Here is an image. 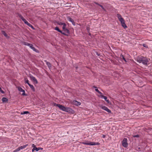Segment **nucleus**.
Returning a JSON list of instances; mask_svg holds the SVG:
<instances>
[{
  "mask_svg": "<svg viewBox=\"0 0 152 152\" xmlns=\"http://www.w3.org/2000/svg\"><path fill=\"white\" fill-rule=\"evenodd\" d=\"M18 17H19L27 25L29 23H28V22L20 14L18 13Z\"/></svg>",
  "mask_w": 152,
  "mask_h": 152,
  "instance_id": "obj_1",
  "label": "nucleus"
},
{
  "mask_svg": "<svg viewBox=\"0 0 152 152\" xmlns=\"http://www.w3.org/2000/svg\"><path fill=\"white\" fill-rule=\"evenodd\" d=\"M127 139L126 138H124L122 141V145L123 146L125 147H126L128 145V143L127 142Z\"/></svg>",
  "mask_w": 152,
  "mask_h": 152,
  "instance_id": "obj_2",
  "label": "nucleus"
},
{
  "mask_svg": "<svg viewBox=\"0 0 152 152\" xmlns=\"http://www.w3.org/2000/svg\"><path fill=\"white\" fill-rule=\"evenodd\" d=\"M54 105L57 106L58 107L60 110L63 111H64V110H65V107L63 105H62L59 104H57L55 103H54Z\"/></svg>",
  "mask_w": 152,
  "mask_h": 152,
  "instance_id": "obj_3",
  "label": "nucleus"
},
{
  "mask_svg": "<svg viewBox=\"0 0 152 152\" xmlns=\"http://www.w3.org/2000/svg\"><path fill=\"white\" fill-rule=\"evenodd\" d=\"M30 77L31 79L33 81V82L35 84H37L38 83V81L32 75H30Z\"/></svg>",
  "mask_w": 152,
  "mask_h": 152,
  "instance_id": "obj_4",
  "label": "nucleus"
},
{
  "mask_svg": "<svg viewBox=\"0 0 152 152\" xmlns=\"http://www.w3.org/2000/svg\"><path fill=\"white\" fill-rule=\"evenodd\" d=\"M121 20H120V21L121 22V24L122 26L124 28H127V26L125 23V20H124V19H121Z\"/></svg>",
  "mask_w": 152,
  "mask_h": 152,
  "instance_id": "obj_5",
  "label": "nucleus"
},
{
  "mask_svg": "<svg viewBox=\"0 0 152 152\" xmlns=\"http://www.w3.org/2000/svg\"><path fill=\"white\" fill-rule=\"evenodd\" d=\"M63 31L65 32H64V34H63L66 36H68L69 35V29L66 28Z\"/></svg>",
  "mask_w": 152,
  "mask_h": 152,
  "instance_id": "obj_6",
  "label": "nucleus"
},
{
  "mask_svg": "<svg viewBox=\"0 0 152 152\" xmlns=\"http://www.w3.org/2000/svg\"><path fill=\"white\" fill-rule=\"evenodd\" d=\"M101 108L102 109L107 111L108 113H111V111L107 107L104 106H102L101 107Z\"/></svg>",
  "mask_w": 152,
  "mask_h": 152,
  "instance_id": "obj_7",
  "label": "nucleus"
},
{
  "mask_svg": "<svg viewBox=\"0 0 152 152\" xmlns=\"http://www.w3.org/2000/svg\"><path fill=\"white\" fill-rule=\"evenodd\" d=\"M64 111L71 113H72L73 110L71 108L68 107H65Z\"/></svg>",
  "mask_w": 152,
  "mask_h": 152,
  "instance_id": "obj_8",
  "label": "nucleus"
},
{
  "mask_svg": "<svg viewBox=\"0 0 152 152\" xmlns=\"http://www.w3.org/2000/svg\"><path fill=\"white\" fill-rule=\"evenodd\" d=\"M143 57L142 56L137 57L136 58V61H137L139 63H141L142 62V61Z\"/></svg>",
  "mask_w": 152,
  "mask_h": 152,
  "instance_id": "obj_9",
  "label": "nucleus"
},
{
  "mask_svg": "<svg viewBox=\"0 0 152 152\" xmlns=\"http://www.w3.org/2000/svg\"><path fill=\"white\" fill-rule=\"evenodd\" d=\"M99 7H101L102 10H105L103 6L100 4H99L98 3L96 2V8H98Z\"/></svg>",
  "mask_w": 152,
  "mask_h": 152,
  "instance_id": "obj_10",
  "label": "nucleus"
},
{
  "mask_svg": "<svg viewBox=\"0 0 152 152\" xmlns=\"http://www.w3.org/2000/svg\"><path fill=\"white\" fill-rule=\"evenodd\" d=\"M101 96V98H104L105 100L106 101V102L108 103V104H110L111 103L110 102L109 100V99H107V96H104V95L102 96Z\"/></svg>",
  "mask_w": 152,
  "mask_h": 152,
  "instance_id": "obj_11",
  "label": "nucleus"
},
{
  "mask_svg": "<svg viewBox=\"0 0 152 152\" xmlns=\"http://www.w3.org/2000/svg\"><path fill=\"white\" fill-rule=\"evenodd\" d=\"M18 90L20 92H23V94H22V95L23 96H26V94H25V91L23 90L21 87H18Z\"/></svg>",
  "mask_w": 152,
  "mask_h": 152,
  "instance_id": "obj_12",
  "label": "nucleus"
},
{
  "mask_svg": "<svg viewBox=\"0 0 152 152\" xmlns=\"http://www.w3.org/2000/svg\"><path fill=\"white\" fill-rule=\"evenodd\" d=\"M148 61L147 59L143 57L141 63H142L144 64H147Z\"/></svg>",
  "mask_w": 152,
  "mask_h": 152,
  "instance_id": "obj_13",
  "label": "nucleus"
},
{
  "mask_svg": "<svg viewBox=\"0 0 152 152\" xmlns=\"http://www.w3.org/2000/svg\"><path fill=\"white\" fill-rule=\"evenodd\" d=\"M83 143L84 145H95V143L94 142H83Z\"/></svg>",
  "mask_w": 152,
  "mask_h": 152,
  "instance_id": "obj_14",
  "label": "nucleus"
},
{
  "mask_svg": "<svg viewBox=\"0 0 152 152\" xmlns=\"http://www.w3.org/2000/svg\"><path fill=\"white\" fill-rule=\"evenodd\" d=\"M97 87L96 86V91L99 94H97V95L99 97H101L100 96H102V93L99 91V90L97 88Z\"/></svg>",
  "mask_w": 152,
  "mask_h": 152,
  "instance_id": "obj_15",
  "label": "nucleus"
},
{
  "mask_svg": "<svg viewBox=\"0 0 152 152\" xmlns=\"http://www.w3.org/2000/svg\"><path fill=\"white\" fill-rule=\"evenodd\" d=\"M43 149L42 148H38L36 147V148H33L32 149V152H34V151H38L39 150H42Z\"/></svg>",
  "mask_w": 152,
  "mask_h": 152,
  "instance_id": "obj_16",
  "label": "nucleus"
},
{
  "mask_svg": "<svg viewBox=\"0 0 152 152\" xmlns=\"http://www.w3.org/2000/svg\"><path fill=\"white\" fill-rule=\"evenodd\" d=\"M28 144H26L25 145H23L21 146L18 147V148L20 149V151L21 150L23 149H24L27 146H28Z\"/></svg>",
  "mask_w": 152,
  "mask_h": 152,
  "instance_id": "obj_17",
  "label": "nucleus"
},
{
  "mask_svg": "<svg viewBox=\"0 0 152 152\" xmlns=\"http://www.w3.org/2000/svg\"><path fill=\"white\" fill-rule=\"evenodd\" d=\"M54 29L56 31H58V32H60L62 34H64V32L60 30L58 27H56L54 28Z\"/></svg>",
  "mask_w": 152,
  "mask_h": 152,
  "instance_id": "obj_18",
  "label": "nucleus"
},
{
  "mask_svg": "<svg viewBox=\"0 0 152 152\" xmlns=\"http://www.w3.org/2000/svg\"><path fill=\"white\" fill-rule=\"evenodd\" d=\"M117 17H118V20H119V21H120V20H121V19H123L124 18H123L121 15H120V14H117Z\"/></svg>",
  "mask_w": 152,
  "mask_h": 152,
  "instance_id": "obj_19",
  "label": "nucleus"
},
{
  "mask_svg": "<svg viewBox=\"0 0 152 152\" xmlns=\"http://www.w3.org/2000/svg\"><path fill=\"white\" fill-rule=\"evenodd\" d=\"M45 61L46 62L47 65L49 68H50L51 67V65L50 62H48L46 61Z\"/></svg>",
  "mask_w": 152,
  "mask_h": 152,
  "instance_id": "obj_20",
  "label": "nucleus"
},
{
  "mask_svg": "<svg viewBox=\"0 0 152 152\" xmlns=\"http://www.w3.org/2000/svg\"><path fill=\"white\" fill-rule=\"evenodd\" d=\"M28 86L33 91H35V88L33 85L30 84H28Z\"/></svg>",
  "mask_w": 152,
  "mask_h": 152,
  "instance_id": "obj_21",
  "label": "nucleus"
},
{
  "mask_svg": "<svg viewBox=\"0 0 152 152\" xmlns=\"http://www.w3.org/2000/svg\"><path fill=\"white\" fill-rule=\"evenodd\" d=\"M2 100L3 102H6L8 101V99L6 98L3 97L2 99Z\"/></svg>",
  "mask_w": 152,
  "mask_h": 152,
  "instance_id": "obj_22",
  "label": "nucleus"
},
{
  "mask_svg": "<svg viewBox=\"0 0 152 152\" xmlns=\"http://www.w3.org/2000/svg\"><path fill=\"white\" fill-rule=\"evenodd\" d=\"M74 104L77 105H80V103L79 102H78L77 101H75L74 102Z\"/></svg>",
  "mask_w": 152,
  "mask_h": 152,
  "instance_id": "obj_23",
  "label": "nucleus"
},
{
  "mask_svg": "<svg viewBox=\"0 0 152 152\" xmlns=\"http://www.w3.org/2000/svg\"><path fill=\"white\" fill-rule=\"evenodd\" d=\"M32 49V50L35 52H36L37 53H39V50H37V49H36L34 47H33V48H32V49Z\"/></svg>",
  "mask_w": 152,
  "mask_h": 152,
  "instance_id": "obj_24",
  "label": "nucleus"
},
{
  "mask_svg": "<svg viewBox=\"0 0 152 152\" xmlns=\"http://www.w3.org/2000/svg\"><path fill=\"white\" fill-rule=\"evenodd\" d=\"M24 80L26 83H27L28 85V84H30L28 82L29 81L27 78H25Z\"/></svg>",
  "mask_w": 152,
  "mask_h": 152,
  "instance_id": "obj_25",
  "label": "nucleus"
},
{
  "mask_svg": "<svg viewBox=\"0 0 152 152\" xmlns=\"http://www.w3.org/2000/svg\"><path fill=\"white\" fill-rule=\"evenodd\" d=\"M28 113H29V112L28 111H24L23 112H21L20 113V114H21V115L27 114Z\"/></svg>",
  "mask_w": 152,
  "mask_h": 152,
  "instance_id": "obj_26",
  "label": "nucleus"
},
{
  "mask_svg": "<svg viewBox=\"0 0 152 152\" xmlns=\"http://www.w3.org/2000/svg\"><path fill=\"white\" fill-rule=\"evenodd\" d=\"M67 19L68 21L71 22H72L74 20L71 18L70 17H68Z\"/></svg>",
  "mask_w": 152,
  "mask_h": 152,
  "instance_id": "obj_27",
  "label": "nucleus"
},
{
  "mask_svg": "<svg viewBox=\"0 0 152 152\" xmlns=\"http://www.w3.org/2000/svg\"><path fill=\"white\" fill-rule=\"evenodd\" d=\"M23 44L24 45L28 46H29V44L30 43H28L27 42H23Z\"/></svg>",
  "mask_w": 152,
  "mask_h": 152,
  "instance_id": "obj_28",
  "label": "nucleus"
},
{
  "mask_svg": "<svg viewBox=\"0 0 152 152\" xmlns=\"http://www.w3.org/2000/svg\"><path fill=\"white\" fill-rule=\"evenodd\" d=\"M96 55L98 56H99V58H100V59H101V57H102V56L100 55V53H98L97 52H96Z\"/></svg>",
  "mask_w": 152,
  "mask_h": 152,
  "instance_id": "obj_29",
  "label": "nucleus"
},
{
  "mask_svg": "<svg viewBox=\"0 0 152 152\" xmlns=\"http://www.w3.org/2000/svg\"><path fill=\"white\" fill-rule=\"evenodd\" d=\"M2 34L5 37H7V35L5 32L4 31H2Z\"/></svg>",
  "mask_w": 152,
  "mask_h": 152,
  "instance_id": "obj_30",
  "label": "nucleus"
},
{
  "mask_svg": "<svg viewBox=\"0 0 152 152\" xmlns=\"http://www.w3.org/2000/svg\"><path fill=\"white\" fill-rule=\"evenodd\" d=\"M58 24L59 25H63L64 24H65L64 23H62L61 22H58Z\"/></svg>",
  "mask_w": 152,
  "mask_h": 152,
  "instance_id": "obj_31",
  "label": "nucleus"
},
{
  "mask_svg": "<svg viewBox=\"0 0 152 152\" xmlns=\"http://www.w3.org/2000/svg\"><path fill=\"white\" fill-rule=\"evenodd\" d=\"M66 24H64L62 26V29L63 30H64V29H66Z\"/></svg>",
  "mask_w": 152,
  "mask_h": 152,
  "instance_id": "obj_32",
  "label": "nucleus"
},
{
  "mask_svg": "<svg viewBox=\"0 0 152 152\" xmlns=\"http://www.w3.org/2000/svg\"><path fill=\"white\" fill-rule=\"evenodd\" d=\"M121 57L123 58V59L125 61V62H126V59L124 57V56L123 55H121Z\"/></svg>",
  "mask_w": 152,
  "mask_h": 152,
  "instance_id": "obj_33",
  "label": "nucleus"
},
{
  "mask_svg": "<svg viewBox=\"0 0 152 152\" xmlns=\"http://www.w3.org/2000/svg\"><path fill=\"white\" fill-rule=\"evenodd\" d=\"M132 137L134 138V137L138 138V137H139L140 135L138 134H137L136 135H133L132 136Z\"/></svg>",
  "mask_w": 152,
  "mask_h": 152,
  "instance_id": "obj_34",
  "label": "nucleus"
},
{
  "mask_svg": "<svg viewBox=\"0 0 152 152\" xmlns=\"http://www.w3.org/2000/svg\"><path fill=\"white\" fill-rule=\"evenodd\" d=\"M28 26L29 27H31L33 29H34V28L33 26L30 23H29L28 24Z\"/></svg>",
  "mask_w": 152,
  "mask_h": 152,
  "instance_id": "obj_35",
  "label": "nucleus"
},
{
  "mask_svg": "<svg viewBox=\"0 0 152 152\" xmlns=\"http://www.w3.org/2000/svg\"><path fill=\"white\" fill-rule=\"evenodd\" d=\"M20 151V149L18 148L17 149L14 150L13 152H17Z\"/></svg>",
  "mask_w": 152,
  "mask_h": 152,
  "instance_id": "obj_36",
  "label": "nucleus"
},
{
  "mask_svg": "<svg viewBox=\"0 0 152 152\" xmlns=\"http://www.w3.org/2000/svg\"><path fill=\"white\" fill-rule=\"evenodd\" d=\"M31 49H32L33 48V45L31 44H29V46H28Z\"/></svg>",
  "mask_w": 152,
  "mask_h": 152,
  "instance_id": "obj_37",
  "label": "nucleus"
},
{
  "mask_svg": "<svg viewBox=\"0 0 152 152\" xmlns=\"http://www.w3.org/2000/svg\"><path fill=\"white\" fill-rule=\"evenodd\" d=\"M32 147L33 148H35L36 147V146L34 145V144H32Z\"/></svg>",
  "mask_w": 152,
  "mask_h": 152,
  "instance_id": "obj_38",
  "label": "nucleus"
},
{
  "mask_svg": "<svg viewBox=\"0 0 152 152\" xmlns=\"http://www.w3.org/2000/svg\"><path fill=\"white\" fill-rule=\"evenodd\" d=\"M143 46L144 47L148 48V46L145 44H143Z\"/></svg>",
  "mask_w": 152,
  "mask_h": 152,
  "instance_id": "obj_39",
  "label": "nucleus"
},
{
  "mask_svg": "<svg viewBox=\"0 0 152 152\" xmlns=\"http://www.w3.org/2000/svg\"><path fill=\"white\" fill-rule=\"evenodd\" d=\"M100 144V143L98 142H96V145H98Z\"/></svg>",
  "mask_w": 152,
  "mask_h": 152,
  "instance_id": "obj_40",
  "label": "nucleus"
},
{
  "mask_svg": "<svg viewBox=\"0 0 152 152\" xmlns=\"http://www.w3.org/2000/svg\"><path fill=\"white\" fill-rule=\"evenodd\" d=\"M72 24L73 25H74V26H75V23L74 20L72 22Z\"/></svg>",
  "mask_w": 152,
  "mask_h": 152,
  "instance_id": "obj_41",
  "label": "nucleus"
},
{
  "mask_svg": "<svg viewBox=\"0 0 152 152\" xmlns=\"http://www.w3.org/2000/svg\"><path fill=\"white\" fill-rule=\"evenodd\" d=\"M72 24L73 25H74V26H75V23L74 20L72 22Z\"/></svg>",
  "mask_w": 152,
  "mask_h": 152,
  "instance_id": "obj_42",
  "label": "nucleus"
},
{
  "mask_svg": "<svg viewBox=\"0 0 152 152\" xmlns=\"http://www.w3.org/2000/svg\"><path fill=\"white\" fill-rule=\"evenodd\" d=\"M72 24L73 25H74V26H75V23L74 20L72 22Z\"/></svg>",
  "mask_w": 152,
  "mask_h": 152,
  "instance_id": "obj_43",
  "label": "nucleus"
},
{
  "mask_svg": "<svg viewBox=\"0 0 152 152\" xmlns=\"http://www.w3.org/2000/svg\"><path fill=\"white\" fill-rule=\"evenodd\" d=\"M105 137V135H103L102 136V137L103 138H104Z\"/></svg>",
  "mask_w": 152,
  "mask_h": 152,
  "instance_id": "obj_44",
  "label": "nucleus"
},
{
  "mask_svg": "<svg viewBox=\"0 0 152 152\" xmlns=\"http://www.w3.org/2000/svg\"><path fill=\"white\" fill-rule=\"evenodd\" d=\"M93 87H94V88H95V86H93Z\"/></svg>",
  "mask_w": 152,
  "mask_h": 152,
  "instance_id": "obj_45",
  "label": "nucleus"
},
{
  "mask_svg": "<svg viewBox=\"0 0 152 152\" xmlns=\"http://www.w3.org/2000/svg\"><path fill=\"white\" fill-rule=\"evenodd\" d=\"M76 69H77V67H76Z\"/></svg>",
  "mask_w": 152,
  "mask_h": 152,
  "instance_id": "obj_46",
  "label": "nucleus"
}]
</instances>
